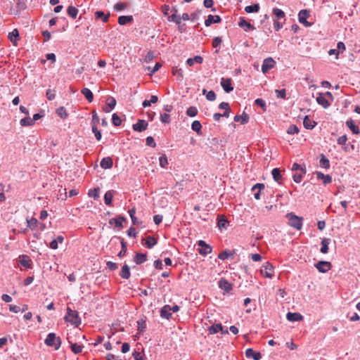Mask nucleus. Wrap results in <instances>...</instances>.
Segmentation results:
<instances>
[{"mask_svg": "<svg viewBox=\"0 0 360 360\" xmlns=\"http://www.w3.org/2000/svg\"><path fill=\"white\" fill-rule=\"evenodd\" d=\"M64 319L65 322L70 323L75 327H78L82 323L78 312L75 310H72L69 307H67V313Z\"/></svg>", "mask_w": 360, "mask_h": 360, "instance_id": "f257e3e1", "label": "nucleus"}, {"mask_svg": "<svg viewBox=\"0 0 360 360\" xmlns=\"http://www.w3.org/2000/svg\"><path fill=\"white\" fill-rule=\"evenodd\" d=\"M285 217L288 219V225L300 231L303 226V217H298L292 212L288 213Z\"/></svg>", "mask_w": 360, "mask_h": 360, "instance_id": "f03ea898", "label": "nucleus"}, {"mask_svg": "<svg viewBox=\"0 0 360 360\" xmlns=\"http://www.w3.org/2000/svg\"><path fill=\"white\" fill-rule=\"evenodd\" d=\"M44 343L49 347H54L57 350L61 345V340L59 337H56L54 333H50L47 335Z\"/></svg>", "mask_w": 360, "mask_h": 360, "instance_id": "7ed1b4c3", "label": "nucleus"}, {"mask_svg": "<svg viewBox=\"0 0 360 360\" xmlns=\"http://www.w3.org/2000/svg\"><path fill=\"white\" fill-rule=\"evenodd\" d=\"M260 271L265 277L271 278L274 276V267L270 262H266L262 265Z\"/></svg>", "mask_w": 360, "mask_h": 360, "instance_id": "20e7f679", "label": "nucleus"}, {"mask_svg": "<svg viewBox=\"0 0 360 360\" xmlns=\"http://www.w3.org/2000/svg\"><path fill=\"white\" fill-rule=\"evenodd\" d=\"M314 266L320 273H326L332 268V264L330 262L319 261L314 264Z\"/></svg>", "mask_w": 360, "mask_h": 360, "instance_id": "39448f33", "label": "nucleus"}, {"mask_svg": "<svg viewBox=\"0 0 360 360\" xmlns=\"http://www.w3.org/2000/svg\"><path fill=\"white\" fill-rule=\"evenodd\" d=\"M309 17V11L307 9L301 10L298 13V20L301 24L305 27H310L311 23L309 22L307 19Z\"/></svg>", "mask_w": 360, "mask_h": 360, "instance_id": "423d86ee", "label": "nucleus"}, {"mask_svg": "<svg viewBox=\"0 0 360 360\" xmlns=\"http://www.w3.org/2000/svg\"><path fill=\"white\" fill-rule=\"evenodd\" d=\"M276 64L275 60L269 57L263 60L262 65V71L263 73L267 72L269 70L272 69Z\"/></svg>", "mask_w": 360, "mask_h": 360, "instance_id": "0eeeda50", "label": "nucleus"}, {"mask_svg": "<svg viewBox=\"0 0 360 360\" xmlns=\"http://www.w3.org/2000/svg\"><path fill=\"white\" fill-rule=\"evenodd\" d=\"M148 126V123L145 120H139L136 123L132 125V129L135 131L142 132L145 131Z\"/></svg>", "mask_w": 360, "mask_h": 360, "instance_id": "6e6552de", "label": "nucleus"}, {"mask_svg": "<svg viewBox=\"0 0 360 360\" xmlns=\"http://www.w3.org/2000/svg\"><path fill=\"white\" fill-rule=\"evenodd\" d=\"M198 245L202 247V249L199 250V253L201 255L205 256L212 252V247L207 244L204 240H200L198 241Z\"/></svg>", "mask_w": 360, "mask_h": 360, "instance_id": "1a4fd4ad", "label": "nucleus"}, {"mask_svg": "<svg viewBox=\"0 0 360 360\" xmlns=\"http://www.w3.org/2000/svg\"><path fill=\"white\" fill-rule=\"evenodd\" d=\"M19 263L21 266L27 269L32 268V261L30 257L26 255H22L19 257Z\"/></svg>", "mask_w": 360, "mask_h": 360, "instance_id": "9d476101", "label": "nucleus"}, {"mask_svg": "<svg viewBox=\"0 0 360 360\" xmlns=\"http://www.w3.org/2000/svg\"><path fill=\"white\" fill-rule=\"evenodd\" d=\"M221 86L226 93H230L233 90V87L231 84V79L230 78L222 77L221 79Z\"/></svg>", "mask_w": 360, "mask_h": 360, "instance_id": "9b49d317", "label": "nucleus"}, {"mask_svg": "<svg viewBox=\"0 0 360 360\" xmlns=\"http://www.w3.org/2000/svg\"><path fill=\"white\" fill-rule=\"evenodd\" d=\"M314 174H316V178L318 179H321L323 181V184L324 185L329 184L332 182V177L329 174H324L323 173L319 171L315 172Z\"/></svg>", "mask_w": 360, "mask_h": 360, "instance_id": "f8f14e48", "label": "nucleus"}, {"mask_svg": "<svg viewBox=\"0 0 360 360\" xmlns=\"http://www.w3.org/2000/svg\"><path fill=\"white\" fill-rule=\"evenodd\" d=\"M245 356L247 358L253 359L254 360H260L262 359L261 353L254 351L252 348L246 349Z\"/></svg>", "mask_w": 360, "mask_h": 360, "instance_id": "ddd939ff", "label": "nucleus"}, {"mask_svg": "<svg viewBox=\"0 0 360 360\" xmlns=\"http://www.w3.org/2000/svg\"><path fill=\"white\" fill-rule=\"evenodd\" d=\"M116 103V100L113 97L109 96L106 100L107 106L103 108V110L105 112H110L115 108Z\"/></svg>", "mask_w": 360, "mask_h": 360, "instance_id": "4468645a", "label": "nucleus"}, {"mask_svg": "<svg viewBox=\"0 0 360 360\" xmlns=\"http://www.w3.org/2000/svg\"><path fill=\"white\" fill-rule=\"evenodd\" d=\"M316 102L322 105L324 108H328L330 105V103L324 96L323 93H319L316 97Z\"/></svg>", "mask_w": 360, "mask_h": 360, "instance_id": "2eb2a0df", "label": "nucleus"}, {"mask_svg": "<svg viewBox=\"0 0 360 360\" xmlns=\"http://www.w3.org/2000/svg\"><path fill=\"white\" fill-rule=\"evenodd\" d=\"M219 287L226 292H229L232 290V285L225 278L219 280Z\"/></svg>", "mask_w": 360, "mask_h": 360, "instance_id": "dca6fc26", "label": "nucleus"}, {"mask_svg": "<svg viewBox=\"0 0 360 360\" xmlns=\"http://www.w3.org/2000/svg\"><path fill=\"white\" fill-rule=\"evenodd\" d=\"M113 161L110 157L103 158L100 162V166L104 169H111Z\"/></svg>", "mask_w": 360, "mask_h": 360, "instance_id": "f3484780", "label": "nucleus"}, {"mask_svg": "<svg viewBox=\"0 0 360 360\" xmlns=\"http://www.w3.org/2000/svg\"><path fill=\"white\" fill-rule=\"evenodd\" d=\"M347 127L352 131L354 134H359L360 133L359 128L356 125L354 120L349 118L346 121Z\"/></svg>", "mask_w": 360, "mask_h": 360, "instance_id": "a211bd4d", "label": "nucleus"}, {"mask_svg": "<svg viewBox=\"0 0 360 360\" xmlns=\"http://www.w3.org/2000/svg\"><path fill=\"white\" fill-rule=\"evenodd\" d=\"M221 21V19L220 16L217 15H209L207 16V18L205 21V25L206 27H209L213 23H219Z\"/></svg>", "mask_w": 360, "mask_h": 360, "instance_id": "6ab92c4d", "label": "nucleus"}, {"mask_svg": "<svg viewBox=\"0 0 360 360\" xmlns=\"http://www.w3.org/2000/svg\"><path fill=\"white\" fill-rule=\"evenodd\" d=\"M160 316L163 319L169 320L172 317L170 306L165 304L160 310Z\"/></svg>", "mask_w": 360, "mask_h": 360, "instance_id": "aec40b11", "label": "nucleus"}, {"mask_svg": "<svg viewBox=\"0 0 360 360\" xmlns=\"http://www.w3.org/2000/svg\"><path fill=\"white\" fill-rule=\"evenodd\" d=\"M286 318L289 321L295 322L302 321L303 319V316L300 313L288 312L286 315Z\"/></svg>", "mask_w": 360, "mask_h": 360, "instance_id": "412c9836", "label": "nucleus"}, {"mask_svg": "<svg viewBox=\"0 0 360 360\" xmlns=\"http://www.w3.org/2000/svg\"><path fill=\"white\" fill-rule=\"evenodd\" d=\"M303 125L307 129H312L316 125V122L307 115L304 118Z\"/></svg>", "mask_w": 360, "mask_h": 360, "instance_id": "4be33fe9", "label": "nucleus"}, {"mask_svg": "<svg viewBox=\"0 0 360 360\" xmlns=\"http://www.w3.org/2000/svg\"><path fill=\"white\" fill-rule=\"evenodd\" d=\"M238 25L243 27L245 31L254 30L255 29V27L252 24L247 22L244 18H240Z\"/></svg>", "mask_w": 360, "mask_h": 360, "instance_id": "5701e85b", "label": "nucleus"}, {"mask_svg": "<svg viewBox=\"0 0 360 360\" xmlns=\"http://www.w3.org/2000/svg\"><path fill=\"white\" fill-rule=\"evenodd\" d=\"M235 255L234 250H224L220 252L218 255V258L221 260H226L230 257L233 258Z\"/></svg>", "mask_w": 360, "mask_h": 360, "instance_id": "b1692460", "label": "nucleus"}, {"mask_svg": "<svg viewBox=\"0 0 360 360\" xmlns=\"http://www.w3.org/2000/svg\"><path fill=\"white\" fill-rule=\"evenodd\" d=\"M115 191L113 190L108 191L104 195V202L106 205L112 206V201Z\"/></svg>", "mask_w": 360, "mask_h": 360, "instance_id": "393cba45", "label": "nucleus"}, {"mask_svg": "<svg viewBox=\"0 0 360 360\" xmlns=\"http://www.w3.org/2000/svg\"><path fill=\"white\" fill-rule=\"evenodd\" d=\"M64 240V237L61 235H59L56 237V239L53 240L49 245L50 248L53 250H56L58 248V243H62Z\"/></svg>", "mask_w": 360, "mask_h": 360, "instance_id": "a878e982", "label": "nucleus"}, {"mask_svg": "<svg viewBox=\"0 0 360 360\" xmlns=\"http://www.w3.org/2000/svg\"><path fill=\"white\" fill-rule=\"evenodd\" d=\"M134 260L136 264H141L147 260V255L137 252Z\"/></svg>", "mask_w": 360, "mask_h": 360, "instance_id": "bb28decb", "label": "nucleus"}, {"mask_svg": "<svg viewBox=\"0 0 360 360\" xmlns=\"http://www.w3.org/2000/svg\"><path fill=\"white\" fill-rule=\"evenodd\" d=\"M330 243V238H323L321 240V247L320 252L323 254H326L328 252V245Z\"/></svg>", "mask_w": 360, "mask_h": 360, "instance_id": "cd10ccee", "label": "nucleus"}, {"mask_svg": "<svg viewBox=\"0 0 360 360\" xmlns=\"http://www.w3.org/2000/svg\"><path fill=\"white\" fill-rule=\"evenodd\" d=\"M81 93L82 95L84 96V97L86 98V99L89 102H92L93 100H94V95H93V93L92 91L88 89V88H83L82 90H81Z\"/></svg>", "mask_w": 360, "mask_h": 360, "instance_id": "c85d7f7f", "label": "nucleus"}, {"mask_svg": "<svg viewBox=\"0 0 360 360\" xmlns=\"http://www.w3.org/2000/svg\"><path fill=\"white\" fill-rule=\"evenodd\" d=\"M117 21L120 25H124L131 22L133 21V17L132 15H122L118 18Z\"/></svg>", "mask_w": 360, "mask_h": 360, "instance_id": "c756f323", "label": "nucleus"}, {"mask_svg": "<svg viewBox=\"0 0 360 360\" xmlns=\"http://www.w3.org/2000/svg\"><path fill=\"white\" fill-rule=\"evenodd\" d=\"M319 165L324 169H328L330 166L329 160L323 154L320 155Z\"/></svg>", "mask_w": 360, "mask_h": 360, "instance_id": "7c9ffc66", "label": "nucleus"}, {"mask_svg": "<svg viewBox=\"0 0 360 360\" xmlns=\"http://www.w3.org/2000/svg\"><path fill=\"white\" fill-rule=\"evenodd\" d=\"M203 61V58L200 56H195L194 58H189L186 60V64L189 66H192L195 63L201 64Z\"/></svg>", "mask_w": 360, "mask_h": 360, "instance_id": "2f4dec72", "label": "nucleus"}, {"mask_svg": "<svg viewBox=\"0 0 360 360\" xmlns=\"http://www.w3.org/2000/svg\"><path fill=\"white\" fill-rule=\"evenodd\" d=\"M131 276L130 269L127 264L123 265L120 272V276L124 279H128Z\"/></svg>", "mask_w": 360, "mask_h": 360, "instance_id": "473e14b6", "label": "nucleus"}, {"mask_svg": "<svg viewBox=\"0 0 360 360\" xmlns=\"http://www.w3.org/2000/svg\"><path fill=\"white\" fill-rule=\"evenodd\" d=\"M234 121L240 122L242 124H245L248 122L249 116L245 112H243L241 115H236L234 117Z\"/></svg>", "mask_w": 360, "mask_h": 360, "instance_id": "72a5a7b5", "label": "nucleus"}, {"mask_svg": "<svg viewBox=\"0 0 360 360\" xmlns=\"http://www.w3.org/2000/svg\"><path fill=\"white\" fill-rule=\"evenodd\" d=\"M172 75L176 77V79L179 81H182L184 78L183 70L181 68H178L177 67H174L172 68Z\"/></svg>", "mask_w": 360, "mask_h": 360, "instance_id": "f704fd0d", "label": "nucleus"}, {"mask_svg": "<svg viewBox=\"0 0 360 360\" xmlns=\"http://www.w3.org/2000/svg\"><path fill=\"white\" fill-rule=\"evenodd\" d=\"M96 18H101L103 22H107L110 18V13L105 14L104 12L101 11H98L95 13Z\"/></svg>", "mask_w": 360, "mask_h": 360, "instance_id": "c9c22d12", "label": "nucleus"}, {"mask_svg": "<svg viewBox=\"0 0 360 360\" xmlns=\"http://www.w3.org/2000/svg\"><path fill=\"white\" fill-rule=\"evenodd\" d=\"M8 39L12 43L15 44V42L20 39L18 30L17 29H14L11 32H10L8 34Z\"/></svg>", "mask_w": 360, "mask_h": 360, "instance_id": "e433bc0d", "label": "nucleus"}, {"mask_svg": "<svg viewBox=\"0 0 360 360\" xmlns=\"http://www.w3.org/2000/svg\"><path fill=\"white\" fill-rule=\"evenodd\" d=\"M128 213L130 216V218L131 219V222L133 225H137L141 224V222L138 220V219L136 217V208L134 207L131 209L128 210Z\"/></svg>", "mask_w": 360, "mask_h": 360, "instance_id": "4c0bfd02", "label": "nucleus"}, {"mask_svg": "<svg viewBox=\"0 0 360 360\" xmlns=\"http://www.w3.org/2000/svg\"><path fill=\"white\" fill-rule=\"evenodd\" d=\"M260 6L259 4L247 6L245 7V11L248 13H257L259 11Z\"/></svg>", "mask_w": 360, "mask_h": 360, "instance_id": "58836bf2", "label": "nucleus"}, {"mask_svg": "<svg viewBox=\"0 0 360 360\" xmlns=\"http://www.w3.org/2000/svg\"><path fill=\"white\" fill-rule=\"evenodd\" d=\"M156 243L157 240L154 237L149 236L146 237L144 245L146 248L151 249L155 245H156Z\"/></svg>", "mask_w": 360, "mask_h": 360, "instance_id": "ea45409f", "label": "nucleus"}, {"mask_svg": "<svg viewBox=\"0 0 360 360\" xmlns=\"http://www.w3.org/2000/svg\"><path fill=\"white\" fill-rule=\"evenodd\" d=\"M223 328L221 323L213 324L209 327L208 330L210 334H215L222 330Z\"/></svg>", "mask_w": 360, "mask_h": 360, "instance_id": "a19ab883", "label": "nucleus"}, {"mask_svg": "<svg viewBox=\"0 0 360 360\" xmlns=\"http://www.w3.org/2000/svg\"><path fill=\"white\" fill-rule=\"evenodd\" d=\"M27 227L31 230H34L38 224V221L36 218L32 217L31 219L27 218L26 219Z\"/></svg>", "mask_w": 360, "mask_h": 360, "instance_id": "79ce46f5", "label": "nucleus"}, {"mask_svg": "<svg viewBox=\"0 0 360 360\" xmlns=\"http://www.w3.org/2000/svg\"><path fill=\"white\" fill-rule=\"evenodd\" d=\"M271 174L274 180L278 183H280V181L282 178L280 169L278 168H274L271 171Z\"/></svg>", "mask_w": 360, "mask_h": 360, "instance_id": "37998d69", "label": "nucleus"}, {"mask_svg": "<svg viewBox=\"0 0 360 360\" xmlns=\"http://www.w3.org/2000/svg\"><path fill=\"white\" fill-rule=\"evenodd\" d=\"M67 13L70 17L75 19L78 14V9L72 6H70L67 9Z\"/></svg>", "mask_w": 360, "mask_h": 360, "instance_id": "c03bdc74", "label": "nucleus"}, {"mask_svg": "<svg viewBox=\"0 0 360 360\" xmlns=\"http://www.w3.org/2000/svg\"><path fill=\"white\" fill-rule=\"evenodd\" d=\"M191 129L198 134H200L202 129L201 123L198 120L193 121L191 124Z\"/></svg>", "mask_w": 360, "mask_h": 360, "instance_id": "a18cd8bd", "label": "nucleus"}, {"mask_svg": "<svg viewBox=\"0 0 360 360\" xmlns=\"http://www.w3.org/2000/svg\"><path fill=\"white\" fill-rule=\"evenodd\" d=\"M20 123L22 127H30L33 125V120L29 115H27V117L20 120Z\"/></svg>", "mask_w": 360, "mask_h": 360, "instance_id": "49530a36", "label": "nucleus"}, {"mask_svg": "<svg viewBox=\"0 0 360 360\" xmlns=\"http://www.w3.org/2000/svg\"><path fill=\"white\" fill-rule=\"evenodd\" d=\"M228 223L229 222L224 217L218 218L217 226L219 229H226L227 228Z\"/></svg>", "mask_w": 360, "mask_h": 360, "instance_id": "de8ad7c7", "label": "nucleus"}, {"mask_svg": "<svg viewBox=\"0 0 360 360\" xmlns=\"http://www.w3.org/2000/svg\"><path fill=\"white\" fill-rule=\"evenodd\" d=\"M159 165L162 168H166L168 165L167 157L165 154H162L159 158Z\"/></svg>", "mask_w": 360, "mask_h": 360, "instance_id": "09e8293b", "label": "nucleus"}, {"mask_svg": "<svg viewBox=\"0 0 360 360\" xmlns=\"http://www.w3.org/2000/svg\"><path fill=\"white\" fill-rule=\"evenodd\" d=\"M56 113L62 119L67 118V117L68 115L66 109L64 107H63V106L59 107L58 108H57Z\"/></svg>", "mask_w": 360, "mask_h": 360, "instance_id": "8fccbe9b", "label": "nucleus"}, {"mask_svg": "<svg viewBox=\"0 0 360 360\" xmlns=\"http://www.w3.org/2000/svg\"><path fill=\"white\" fill-rule=\"evenodd\" d=\"M167 19L170 22H174L177 25H180L181 22V18L179 15H177L176 13H173L172 15L168 16Z\"/></svg>", "mask_w": 360, "mask_h": 360, "instance_id": "3c124183", "label": "nucleus"}, {"mask_svg": "<svg viewBox=\"0 0 360 360\" xmlns=\"http://www.w3.org/2000/svg\"><path fill=\"white\" fill-rule=\"evenodd\" d=\"M273 14L278 18H283L285 17V13L280 8H274L272 10Z\"/></svg>", "mask_w": 360, "mask_h": 360, "instance_id": "603ef678", "label": "nucleus"}, {"mask_svg": "<svg viewBox=\"0 0 360 360\" xmlns=\"http://www.w3.org/2000/svg\"><path fill=\"white\" fill-rule=\"evenodd\" d=\"M88 195L90 198H93L94 199H98L99 198V188H95L94 189H91L88 192Z\"/></svg>", "mask_w": 360, "mask_h": 360, "instance_id": "864d4df0", "label": "nucleus"}, {"mask_svg": "<svg viewBox=\"0 0 360 360\" xmlns=\"http://www.w3.org/2000/svg\"><path fill=\"white\" fill-rule=\"evenodd\" d=\"M292 171H302V174H306V167L304 165H301L298 163H294L292 167Z\"/></svg>", "mask_w": 360, "mask_h": 360, "instance_id": "5fc2aeb1", "label": "nucleus"}, {"mask_svg": "<svg viewBox=\"0 0 360 360\" xmlns=\"http://www.w3.org/2000/svg\"><path fill=\"white\" fill-rule=\"evenodd\" d=\"M112 122L114 126L118 127L122 124L121 118L117 115V113H114L112 115Z\"/></svg>", "mask_w": 360, "mask_h": 360, "instance_id": "6e6d98bb", "label": "nucleus"}, {"mask_svg": "<svg viewBox=\"0 0 360 360\" xmlns=\"http://www.w3.org/2000/svg\"><path fill=\"white\" fill-rule=\"evenodd\" d=\"M198 114V109L194 106L189 107L186 110V115L189 117H193Z\"/></svg>", "mask_w": 360, "mask_h": 360, "instance_id": "4d7b16f0", "label": "nucleus"}, {"mask_svg": "<svg viewBox=\"0 0 360 360\" xmlns=\"http://www.w3.org/2000/svg\"><path fill=\"white\" fill-rule=\"evenodd\" d=\"M124 221H126V218L123 216H119L118 217L115 218V226L118 227L119 229H122L123 227L122 222Z\"/></svg>", "mask_w": 360, "mask_h": 360, "instance_id": "13d9d810", "label": "nucleus"}, {"mask_svg": "<svg viewBox=\"0 0 360 360\" xmlns=\"http://www.w3.org/2000/svg\"><path fill=\"white\" fill-rule=\"evenodd\" d=\"M70 347H71L72 351L75 354H79L82 352L83 346L78 345L76 343H73V344H71Z\"/></svg>", "mask_w": 360, "mask_h": 360, "instance_id": "bf43d9fd", "label": "nucleus"}, {"mask_svg": "<svg viewBox=\"0 0 360 360\" xmlns=\"http://www.w3.org/2000/svg\"><path fill=\"white\" fill-rule=\"evenodd\" d=\"M304 174H302V171H300L299 172L294 174L292 176L293 181L295 183H300Z\"/></svg>", "mask_w": 360, "mask_h": 360, "instance_id": "052dcab7", "label": "nucleus"}, {"mask_svg": "<svg viewBox=\"0 0 360 360\" xmlns=\"http://www.w3.org/2000/svg\"><path fill=\"white\" fill-rule=\"evenodd\" d=\"M92 132L94 134L95 138L97 141H100L101 139V132L98 130L96 126H92Z\"/></svg>", "mask_w": 360, "mask_h": 360, "instance_id": "680f3d73", "label": "nucleus"}, {"mask_svg": "<svg viewBox=\"0 0 360 360\" xmlns=\"http://www.w3.org/2000/svg\"><path fill=\"white\" fill-rule=\"evenodd\" d=\"M222 42L221 37H216L212 40V46L215 49L220 47Z\"/></svg>", "mask_w": 360, "mask_h": 360, "instance_id": "e2e57ef3", "label": "nucleus"}, {"mask_svg": "<svg viewBox=\"0 0 360 360\" xmlns=\"http://www.w3.org/2000/svg\"><path fill=\"white\" fill-rule=\"evenodd\" d=\"M160 120L162 123L168 124L171 122L170 115L168 113L161 114Z\"/></svg>", "mask_w": 360, "mask_h": 360, "instance_id": "0e129e2a", "label": "nucleus"}, {"mask_svg": "<svg viewBox=\"0 0 360 360\" xmlns=\"http://www.w3.org/2000/svg\"><path fill=\"white\" fill-rule=\"evenodd\" d=\"M287 132L288 134H298L299 133V129L298 127L295 125V124H292L290 125L288 130H287Z\"/></svg>", "mask_w": 360, "mask_h": 360, "instance_id": "69168bd1", "label": "nucleus"}, {"mask_svg": "<svg viewBox=\"0 0 360 360\" xmlns=\"http://www.w3.org/2000/svg\"><path fill=\"white\" fill-rule=\"evenodd\" d=\"M146 143L148 146L151 148H155L156 143L155 142L154 139L152 136H148L146 139Z\"/></svg>", "mask_w": 360, "mask_h": 360, "instance_id": "338daca9", "label": "nucleus"}, {"mask_svg": "<svg viewBox=\"0 0 360 360\" xmlns=\"http://www.w3.org/2000/svg\"><path fill=\"white\" fill-rule=\"evenodd\" d=\"M46 96L49 101H52L56 97V91L52 89H48L46 91Z\"/></svg>", "mask_w": 360, "mask_h": 360, "instance_id": "774afa93", "label": "nucleus"}]
</instances>
